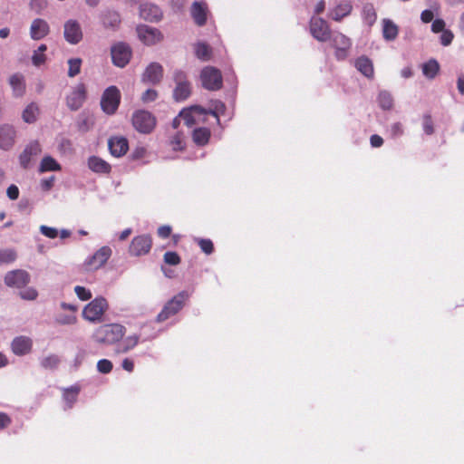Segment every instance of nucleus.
Listing matches in <instances>:
<instances>
[{"label": "nucleus", "instance_id": "49530a36", "mask_svg": "<svg viewBox=\"0 0 464 464\" xmlns=\"http://www.w3.org/2000/svg\"><path fill=\"white\" fill-rule=\"evenodd\" d=\"M165 264L169 266H178L181 262V258L177 252L168 251L163 256Z\"/></svg>", "mask_w": 464, "mask_h": 464}, {"label": "nucleus", "instance_id": "473e14b6", "mask_svg": "<svg viewBox=\"0 0 464 464\" xmlns=\"http://www.w3.org/2000/svg\"><path fill=\"white\" fill-rule=\"evenodd\" d=\"M398 26L391 20L384 19L382 21V34L387 41L394 40L398 35Z\"/></svg>", "mask_w": 464, "mask_h": 464}, {"label": "nucleus", "instance_id": "0eeeda50", "mask_svg": "<svg viewBox=\"0 0 464 464\" xmlns=\"http://www.w3.org/2000/svg\"><path fill=\"white\" fill-rule=\"evenodd\" d=\"M331 46L335 50L334 55L338 61L345 60L348 57L352 46V41L342 33L331 34Z\"/></svg>", "mask_w": 464, "mask_h": 464}, {"label": "nucleus", "instance_id": "37998d69", "mask_svg": "<svg viewBox=\"0 0 464 464\" xmlns=\"http://www.w3.org/2000/svg\"><path fill=\"white\" fill-rule=\"evenodd\" d=\"M16 256V252L14 249H0V264L13 263Z\"/></svg>", "mask_w": 464, "mask_h": 464}, {"label": "nucleus", "instance_id": "c03bdc74", "mask_svg": "<svg viewBox=\"0 0 464 464\" xmlns=\"http://www.w3.org/2000/svg\"><path fill=\"white\" fill-rule=\"evenodd\" d=\"M120 23V15L115 12H109L103 19V24L106 27H115L118 26Z\"/></svg>", "mask_w": 464, "mask_h": 464}, {"label": "nucleus", "instance_id": "de8ad7c7", "mask_svg": "<svg viewBox=\"0 0 464 464\" xmlns=\"http://www.w3.org/2000/svg\"><path fill=\"white\" fill-rule=\"evenodd\" d=\"M198 246L200 247L201 251L204 252L206 255H210L214 251V245L213 242L208 238H198L196 239Z\"/></svg>", "mask_w": 464, "mask_h": 464}, {"label": "nucleus", "instance_id": "cd10ccee", "mask_svg": "<svg viewBox=\"0 0 464 464\" xmlns=\"http://www.w3.org/2000/svg\"><path fill=\"white\" fill-rule=\"evenodd\" d=\"M356 69L365 77L372 78L373 76V65L372 61L366 56H361L355 61Z\"/></svg>", "mask_w": 464, "mask_h": 464}, {"label": "nucleus", "instance_id": "aec40b11", "mask_svg": "<svg viewBox=\"0 0 464 464\" xmlns=\"http://www.w3.org/2000/svg\"><path fill=\"white\" fill-rule=\"evenodd\" d=\"M50 32L48 23L41 18L34 19L30 26V36L33 40H41Z\"/></svg>", "mask_w": 464, "mask_h": 464}, {"label": "nucleus", "instance_id": "2f4dec72", "mask_svg": "<svg viewBox=\"0 0 464 464\" xmlns=\"http://www.w3.org/2000/svg\"><path fill=\"white\" fill-rule=\"evenodd\" d=\"M80 391L81 388L77 384L63 390V398L67 403L68 408H72L76 402Z\"/></svg>", "mask_w": 464, "mask_h": 464}, {"label": "nucleus", "instance_id": "13d9d810", "mask_svg": "<svg viewBox=\"0 0 464 464\" xmlns=\"http://www.w3.org/2000/svg\"><path fill=\"white\" fill-rule=\"evenodd\" d=\"M40 231L43 235H44L45 237L52 238V239L57 237V236H58V231L54 227H50L47 226H41Z\"/></svg>", "mask_w": 464, "mask_h": 464}, {"label": "nucleus", "instance_id": "c85d7f7f", "mask_svg": "<svg viewBox=\"0 0 464 464\" xmlns=\"http://www.w3.org/2000/svg\"><path fill=\"white\" fill-rule=\"evenodd\" d=\"M139 342L140 335H129L122 341V343L117 345V347L115 348V353L118 354L126 353L129 351L132 350L134 347H136Z\"/></svg>", "mask_w": 464, "mask_h": 464}, {"label": "nucleus", "instance_id": "bf43d9fd", "mask_svg": "<svg viewBox=\"0 0 464 464\" xmlns=\"http://www.w3.org/2000/svg\"><path fill=\"white\" fill-rule=\"evenodd\" d=\"M158 92L153 89H148L145 92H143L141 96V100L143 102H150L157 99Z\"/></svg>", "mask_w": 464, "mask_h": 464}, {"label": "nucleus", "instance_id": "a19ab883", "mask_svg": "<svg viewBox=\"0 0 464 464\" xmlns=\"http://www.w3.org/2000/svg\"><path fill=\"white\" fill-rule=\"evenodd\" d=\"M69 70L68 76L72 78L78 75L81 72L82 66V59L80 58H72L68 61Z\"/></svg>", "mask_w": 464, "mask_h": 464}, {"label": "nucleus", "instance_id": "72a5a7b5", "mask_svg": "<svg viewBox=\"0 0 464 464\" xmlns=\"http://www.w3.org/2000/svg\"><path fill=\"white\" fill-rule=\"evenodd\" d=\"M191 94V84L184 83L176 85L173 90V98L176 102L187 100Z\"/></svg>", "mask_w": 464, "mask_h": 464}, {"label": "nucleus", "instance_id": "9d476101", "mask_svg": "<svg viewBox=\"0 0 464 464\" xmlns=\"http://www.w3.org/2000/svg\"><path fill=\"white\" fill-rule=\"evenodd\" d=\"M87 98V90L84 83H78L66 96V105L71 111H78Z\"/></svg>", "mask_w": 464, "mask_h": 464}, {"label": "nucleus", "instance_id": "f704fd0d", "mask_svg": "<svg viewBox=\"0 0 464 464\" xmlns=\"http://www.w3.org/2000/svg\"><path fill=\"white\" fill-rule=\"evenodd\" d=\"M39 115V107L36 103L31 102L22 113V118L26 123H34Z\"/></svg>", "mask_w": 464, "mask_h": 464}, {"label": "nucleus", "instance_id": "5fc2aeb1", "mask_svg": "<svg viewBox=\"0 0 464 464\" xmlns=\"http://www.w3.org/2000/svg\"><path fill=\"white\" fill-rule=\"evenodd\" d=\"M19 295L22 299L24 300H34L37 297L38 293L34 288L28 287L20 291Z\"/></svg>", "mask_w": 464, "mask_h": 464}, {"label": "nucleus", "instance_id": "052dcab7", "mask_svg": "<svg viewBox=\"0 0 464 464\" xmlns=\"http://www.w3.org/2000/svg\"><path fill=\"white\" fill-rule=\"evenodd\" d=\"M46 61V56L44 53H41L38 51H34L33 56H32V62L34 65L40 66L44 64Z\"/></svg>", "mask_w": 464, "mask_h": 464}, {"label": "nucleus", "instance_id": "680f3d73", "mask_svg": "<svg viewBox=\"0 0 464 464\" xmlns=\"http://www.w3.org/2000/svg\"><path fill=\"white\" fill-rule=\"evenodd\" d=\"M7 197L11 200H15L19 197V188L16 185H10L6 190Z\"/></svg>", "mask_w": 464, "mask_h": 464}, {"label": "nucleus", "instance_id": "4c0bfd02", "mask_svg": "<svg viewBox=\"0 0 464 464\" xmlns=\"http://www.w3.org/2000/svg\"><path fill=\"white\" fill-rule=\"evenodd\" d=\"M439 70L440 65L436 60H430L422 66L423 74L430 79H433L438 74Z\"/></svg>", "mask_w": 464, "mask_h": 464}, {"label": "nucleus", "instance_id": "6ab92c4d", "mask_svg": "<svg viewBox=\"0 0 464 464\" xmlns=\"http://www.w3.org/2000/svg\"><path fill=\"white\" fill-rule=\"evenodd\" d=\"M42 149L38 141L34 140L30 142L24 151L20 154L19 160L20 164L24 169H27L31 162V159L41 153Z\"/></svg>", "mask_w": 464, "mask_h": 464}, {"label": "nucleus", "instance_id": "6e6d98bb", "mask_svg": "<svg viewBox=\"0 0 464 464\" xmlns=\"http://www.w3.org/2000/svg\"><path fill=\"white\" fill-rule=\"evenodd\" d=\"M172 227L169 225H163L158 227L157 235L162 239H166L171 236Z\"/></svg>", "mask_w": 464, "mask_h": 464}, {"label": "nucleus", "instance_id": "58836bf2", "mask_svg": "<svg viewBox=\"0 0 464 464\" xmlns=\"http://www.w3.org/2000/svg\"><path fill=\"white\" fill-rule=\"evenodd\" d=\"M362 15L364 22L369 26H372L377 19V14L372 5H366L363 6Z\"/></svg>", "mask_w": 464, "mask_h": 464}, {"label": "nucleus", "instance_id": "f03ea898", "mask_svg": "<svg viewBox=\"0 0 464 464\" xmlns=\"http://www.w3.org/2000/svg\"><path fill=\"white\" fill-rule=\"evenodd\" d=\"M188 296L189 295L186 291H181L173 296L169 301L167 302L160 313L157 315V322H164L178 314L184 306L186 301L188 299Z\"/></svg>", "mask_w": 464, "mask_h": 464}, {"label": "nucleus", "instance_id": "2eb2a0df", "mask_svg": "<svg viewBox=\"0 0 464 464\" xmlns=\"http://www.w3.org/2000/svg\"><path fill=\"white\" fill-rule=\"evenodd\" d=\"M64 39L71 44H77L82 40V31L80 24L73 19L68 20L63 26Z\"/></svg>", "mask_w": 464, "mask_h": 464}, {"label": "nucleus", "instance_id": "1a4fd4ad", "mask_svg": "<svg viewBox=\"0 0 464 464\" xmlns=\"http://www.w3.org/2000/svg\"><path fill=\"white\" fill-rule=\"evenodd\" d=\"M309 27L311 34L317 41L324 43L331 38V29L324 19L313 16Z\"/></svg>", "mask_w": 464, "mask_h": 464}, {"label": "nucleus", "instance_id": "79ce46f5", "mask_svg": "<svg viewBox=\"0 0 464 464\" xmlns=\"http://www.w3.org/2000/svg\"><path fill=\"white\" fill-rule=\"evenodd\" d=\"M169 145L174 151L183 150L185 148V143L182 134L179 132L174 134L169 140Z\"/></svg>", "mask_w": 464, "mask_h": 464}, {"label": "nucleus", "instance_id": "5701e85b", "mask_svg": "<svg viewBox=\"0 0 464 464\" xmlns=\"http://www.w3.org/2000/svg\"><path fill=\"white\" fill-rule=\"evenodd\" d=\"M88 168L94 173L97 174H110L111 171V166L103 159L98 156H91L87 160Z\"/></svg>", "mask_w": 464, "mask_h": 464}, {"label": "nucleus", "instance_id": "412c9836", "mask_svg": "<svg viewBox=\"0 0 464 464\" xmlns=\"http://www.w3.org/2000/svg\"><path fill=\"white\" fill-rule=\"evenodd\" d=\"M140 15L146 21L158 22L162 17V12L156 5L146 3L140 7Z\"/></svg>", "mask_w": 464, "mask_h": 464}, {"label": "nucleus", "instance_id": "338daca9", "mask_svg": "<svg viewBox=\"0 0 464 464\" xmlns=\"http://www.w3.org/2000/svg\"><path fill=\"white\" fill-rule=\"evenodd\" d=\"M433 18H434V14H433L432 11L426 9L421 12L420 19L423 23L428 24V23L431 22L433 20Z\"/></svg>", "mask_w": 464, "mask_h": 464}, {"label": "nucleus", "instance_id": "e2e57ef3", "mask_svg": "<svg viewBox=\"0 0 464 464\" xmlns=\"http://www.w3.org/2000/svg\"><path fill=\"white\" fill-rule=\"evenodd\" d=\"M445 28V22L442 19H435L431 24V30L433 33L442 32Z\"/></svg>", "mask_w": 464, "mask_h": 464}, {"label": "nucleus", "instance_id": "dca6fc26", "mask_svg": "<svg viewBox=\"0 0 464 464\" xmlns=\"http://www.w3.org/2000/svg\"><path fill=\"white\" fill-rule=\"evenodd\" d=\"M108 147L113 157L120 158L129 150V141L123 136H112L108 140Z\"/></svg>", "mask_w": 464, "mask_h": 464}, {"label": "nucleus", "instance_id": "f8f14e48", "mask_svg": "<svg viewBox=\"0 0 464 464\" xmlns=\"http://www.w3.org/2000/svg\"><path fill=\"white\" fill-rule=\"evenodd\" d=\"M137 33L140 40L146 45L158 44L163 39V34L159 29L149 25L138 26Z\"/></svg>", "mask_w": 464, "mask_h": 464}, {"label": "nucleus", "instance_id": "f3484780", "mask_svg": "<svg viewBox=\"0 0 464 464\" xmlns=\"http://www.w3.org/2000/svg\"><path fill=\"white\" fill-rule=\"evenodd\" d=\"M208 8L206 3L194 2L190 7V14L194 23L198 26H203L207 24Z\"/></svg>", "mask_w": 464, "mask_h": 464}, {"label": "nucleus", "instance_id": "c756f323", "mask_svg": "<svg viewBox=\"0 0 464 464\" xmlns=\"http://www.w3.org/2000/svg\"><path fill=\"white\" fill-rule=\"evenodd\" d=\"M211 131L208 128L199 127L193 130L192 140L198 146H205L208 143Z\"/></svg>", "mask_w": 464, "mask_h": 464}, {"label": "nucleus", "instance_id": "bb28decb", "mask_svg": "<svg viewBox=\"0 0 464 464\" xmlns=\"http://www.w3.org/2000/svg\"><path fill=\"white\" fill-rule=\"evenodd\" d=\"M9 83L13 89L14 95L21 97L25 92L24 78L20 73H14L10 76Z\"/></svg>", "mask_w": 464, "mask_h": 464}, {"label": "nucleus", "instance_id": "864d4df0", "mask_svg": "<svg viewBox=\"0 0 464 464\" xmlns=\"http://www.w3.org/2000/svg\"><path fill=\"white\" fill-rule=\"evenodd\" d=\"M173 80H174L176 85L189 83V82L188 81V78H187V73L184 71L179 70V69H177L174 71Z\"/></svg>", "mask_w": 464, "mask_h": 464}, {"label": "nucleus", "instance_id": "f257e3e1", "mask_svg": "<svg viewBox=\"0 0 464 464\" xmlns=\"http://www.w3.org/2000/svg\"><path fill=\"white\" fill-rule=\"evenodd\" d=\"M126 334V328L120 324H105L99 326L92 334L94 342L112 345L121 342Z\"/></svg>", "mask_w": 464, "mask_h": 464}, {"label": "nucleus", "instance_id": "ea45409f", "mask_svg": "<svg viewBox=\"0 0 464 464\" xmlns=\"http://www.w3.org/2000/svg\"><path fill=\"white\" fill-rule=\"evenodd\" d=\"M378 102L383 110H390L393 105V99L388 92H381L378 96Z\"/></svg>", "mask_w": 464, "mask_h": 464}, {"label": "nucleus", "instance_id": "7ed1b4c3", "mask_svg": "<svg viewBox=\"0 0 464 464\" xmlns=\"http://www.w3.org/2000/svg\"><path fill=\"white\" fill-rule=\"evenodd\" d=\"M131 122L137 131L149 134L155 129L157 121L150 111L139 110L132 114Z\"/></svg>", "mask_w": 464, "mask_h": 464}, {"label": "nucleus", "instance_id": "603ef678", "mask_svg": "<svg viewBox=\"0 0 464 464\" xmlns=\"http://www.w3.org/2000/svg\"><path fill=\"white\" fill-rule=\"evenodd\" d=\"M74 292L79 299L82 301H87L92 298V293L90 290L86 289L83 286L77 285L74 288Z\"/></svg>", "mask_w": 464, "mask_h": 464}, {"label": "nucleus", "instance_id": "a878e982", "mask_svg": "<svg viewBox=\"0 0 464 464\" xmlns=\"http://www.w3.org/2000/svg\"><path fill=\"white\" fill-rule=\"evenodd\" d=\"M352 10L353 6L351 3L349 1H343L333 8L329 15L333 20L340 22L343 17L349 15Z\"/></svg>", "mask_w": 464, "mask_h": 464}, {"label": "nucleus", "instance_id": "9b49d317", "mask_svg": "<svg viewBox=\"0 0 464 464\" xmlns=\"http://www.w3.org/2000/svg\"><path fill=\"white\" fill-rule=\"evenodd\" d=\"M112 63L118 67L127 65L131 57V49L123 43H119L111 47V50Z\"/></svg>", "mask_w": 464, "mask_h": 464}, {"label": "nucleus", "instance_id": "ddd939ff", "mask_svg": "<svg viewBox=\"0 0 464 464\" xmlns=\"http://www.w3.org/2000/svg\"><path fill=\"white\" fill-rule=\"evenodd\" d=\"M30 282V275L22 269L8 272L5 276V283L10 287L23 288Z\"/></svg>", "mask_w": 464, "mask_h": 464}, {"label": "nucleus", "instance_id": "0e129e2a", "mask_svg": "<svg viewBox=\"0 0 464 464\" xmlns=\"http://www.w3.org/2000/svg\"><path fill=\"white\" fill-rule=\"evenodd\" d=\"M391 133L392 137H399L403 134V128L401 122H395L391 126Z\"/></svg>", "mask_w": 464, "mask_h": 464}, {"label": "nucleus", "instance_id": "39448f33", "mask_svg": "<svg viewBox=\"0 0 464 464\" xmlns=\"http://www.w3.org/2000/svg\"><path fill=\"white\" fill-rule=\"evenodd\" d=\"M107 309V300L104 297H96L84 307L82 315L90 322H100Z\"/></svg>", "mask_w": 464, "mask_h": 464}, {"label": "nucleus", "instance_id": "7c9ffc66", "mask_svg": "<svg viewBox=\"0 0 464 464\" xmlns=\"http://www.w3.org/2000/svg\"><path fill=\"white\" fill-rule=\"evenodd\" d=\"M226 112V105L220 100H213L209 102L208 109H206V114H210L215 117L217 123L219 124L220 119L219 116L225 114Z\"/></svg>", "mask_w": 464, "mask_h": 464}, {"label": "nucleus", "instance_id": "b1692460", "mask_svg": "<svg viewBox=\"0 0 464 464\" xmlns=\"http://www.w3.org/2000/svg\"><path fill=\"white\" fill-rule=\"evenodd\" d=\"M15 130L12 125L4 124L0 126V148L10 149L14 143Z\"/></svg>", "mask_w": 464, "mask_h": 464}, {"label": "nucleus", "instance_id": "4468645a", "mask_svg": "<svg viewBox=\"0 0 464 464\" xmlns=\"http://www.w3.org/2000/svg\"><path fill=\"white\" fill-rule=\"evenodd\" d=\"M111 249L109 246H102L89 257L84 265L88 270H96L102 267L110 258Z\"/></svg>", "mask_w": 464, "mask_h": 464}, {"label": "nucleus", "instance_id": "6e6552de", "mask_svg": "<svg viewBox=\"0 0 464 464\" xmlns=\"http://www.w3.org/2000/svg\"><path fill=\"white\" fill-rule=\"evenodd\" d=\"M152 247V237L149 234L136 236L132 238L129 253L133 256H141L150 253Z\"/></svg>", "mask_w": 464, "mask_h": 464}, {"label": "nucleus", "instance_id": "20e7f679", "mask_svg": "<svg viewBox=\"0 0 464 464\" xmlns=\"http://www.w3.org/2000/svg\"><path fill=\"white\" fill-rule=\"evenodd\" d=\"M121 92L120 90L111 85L106 88L102 95L101 108L108 115H113L121 103Z\"/></svg>", "mask_w": 464, "mask_h": 464}, {"label": "nucleus", "instance_id": "3c124183", "mask_svg": "<svg viewBox=\"0 0 464 464\" xmlns=\"http://www.w3.org/2000/svg\"><path fill=\"white\" fill-rule=\"evenodd\" d=\"M47 7L46 0H31L30 8L35 14H41Z\"/></svg>", "mask_w": 464, "mask_h": 464}, {"label": "nucleus", "instance_id": "69168bd1", "mask_svg": "<svg viewBox=\"0 0 464 464\" xmlns=\"http://www.w3.org/2000/svg\"><path fill=\"white\" fill-rule=\"evenodd\" d=\"M11 422V418L6 413L0 412V430L8 427Z\"/></svg>", "mask_w": 464, "mask_h": 464}, {"label": "nucleus", "instance_id": "c9c22d12", "mask_svg": "<svg viewBox=\"0 0 464 464\" xmlns=\"http://www.w3.org/2000/svg\"><path fill=\"white\" fill-rule=\"evenodd\" d=\"M195 54L197 58L202 61H208L212 55V50L210 46L206 43H198L194 47Z\"/></svg>", "mask_w": 464, "mask_h": 464}, {"label": "nucleus", "instance_id": "423d86ee", "mask_svg": "<svg viewBox=\"0 0 464 464\" xmlns=\"http://www.w3.org/2000/svg\"><path fill=\"white\" fill-rule=\"evenodd\" d=\"M202 86L208 91H218L223 86L221 72L212 66L205 67L200 73Z\"/></svg>", "mask_w": 464, "mask_h": 464}, {"label": "nucleus", "instance_id": "774afa93", "mask_svg": "<svg viewBox=\"0 0 464 464\" xmlns=\"http://www.w3.org/2000/svg\"><path fill=\"white\" fill-rule=\"evenodd\" d=\"M370 142L372 147L379 148L383 144V139L377 134H373L370 138Z\"/></svg>", "mask_w": 464, "mask_h": 464}, {"label": "nucleus", "instance_id": "09e8293b", "mask_svg": "<svg viewBox=\"0 0 464 464\" xmlns=\"http://www.w3.org/2000/svg\"><path fill=\"white\" fill-rule=\"evenodd\" d=\"M60 362V359L57 355L52 354L44 358L41 362V365L45 369H55Z\"/></svg>", "mask_w": 464, "mask_h": 464}, {"label": "nucleus", "instance_id": "4d7b16f0", "mask_svg": "<svg viewBox=\"0 0 464 464\" xmlns=\"http://www.w3.org/2000/svg\"><path fill=\"white\" fill-rule=\"evenodd\" d=\"M454 38V34L450 30H443L440 35V43L443 46L450 45Z\"/></svg>", "mask_w": 464, "mask_h": 464}, {"label": "nucleus", "instance_id": "393cba45", "mask_svg": "<svg viewBox=\"0 0 464 464\" xmlns=\"http://www.w3.org/2000/svg\"><path fill=\"white\" fill-rule=\"evenodd\" d=\"M206 109L200 105H193L180 111L179 117L185 121L188 126L196 124V116L205 115Z\"/></svg>", "mask_w": 464, "mask_h": 464}, {"label": "nucleus", "instance_id": "a211bd4d", "mask_svg": "<svg viewBox=\"0 0 464 464\" xmlns=\"http://www.w3.org/2000/svg\"><path fill=\"white\" fill-rule=\"evenodd\" d=\"M33 341L27 336L15 337L11 343L12 352L18 356L27 354L31 352Z\"/></svg>", "mask_w": 464, "mask_h": 464}, {"label": "nucleus", "instance_id": "4be33fe9", "mask_svg": "<svg viewBox=\"0 0 464 464\" xmlns=\"http://www.w3.org/2000/svg\"><path fill=\"white\" fill-rule=\"evenodd\" d=\"M163 77V68L158 63H151L146 68L142 79L144 82H148L150 83H158L161 81Z\"/></svg>", "mask_w": 464, "mask_h": 464}, {"label": "nucleus", "instance_id": "8fccbe9b", "mask_svg": "<svg viewBox=\"0 0 464 464\" xmlns=\"http://www.w3.org/2000/svg\"><path fill=\"white\" fill-rule=\"evenodd\" d=\"M112 368H113V364L110 360L102 359V360H99L97 362V370L101 373H104V374L110 373L111 372Z\"/></svg>", "mask_w": 464, "mask_h": 464}, {"label": "nucleus", "instance_id": "e433bc0d", "mask_svg": "<svg viewBox=\"0 0 464 464\" xmlns=\"http://www.w3.org/2000/svg\"><path fill=\"white\" fill-rule=\"evenodd\" d=\"M58 170H61V165L53 157L46 156L42 160L39 168L41 173Z\"/></svg>", "mask_w": 464, "mask_h": 464}, {"label": "nucleus", "instance_id": "a18cd8bd", "mask_svg": "<svg viewBox=\"0 0 464 464\" xmlns=\"http://www.w3.org/2000/svg\"><path fill=\"white\" fill-rule=\"evenodd\" d=\"M423 130L427 135H432L435 132L432 117L430 113H426L422 117Z\"/></svg>", "mask_w": 464, "mask_h": 464}]
</instances>
